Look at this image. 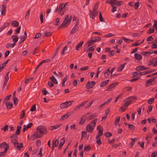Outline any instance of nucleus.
<instances>
[{"label":"nucleus","instance_id":"nucleus-1","mask_svg":"<svg viewBox=\"0 0 157 157\" xmlns=\"http://www.w3.org/2000/svg\"><path fill=\"white\" fill-rule=\"evenodd\" d=\"M37 131L35 132L34 136L36 138H41L45 133L47 134L48 132L46 130V127L44 126H41L38 127L36 128Z\"/></svg>","mask_w":157,"mask_h":157},{"label":"nucleus","instance_id":"nucleus-2","mask_svg":"<svg viewBox=\"0 0 157 157\" xmlns=\"http://www.w3.org/2000/svg\"><path fill=\"white\" fill-rule=\"evenodd\" d=\"M98 3H96L95 5L93 10H90V16L92 19H94L95 17L98 15Z\"/></svg>","mask_w":157,"mask_h":157},{"label":"nucleus","instance_id":"nucleus-3","mask_svg":"<svg viewBox=\"0 0 157 157\" xmlns=\"http://www.w3.org/2000/svg\"><path fill=\"white\" fill-rule=\"evenodd\" d=\"M11 142L14 145V147L17 148L18 150H20L21 148L23 147L22 143H20L19 144L17 140L16 139L12 140L11 141Z\"/></svg>","mask_w":157,"mask_h":157},{"label":"nucleus","instance_id":"nucleus-4","mask_svg":"<svg viewBox=\"0 0 157 157\" xmlns=\"http://www.w3.org/2000/svg\"><path fill=\"white\" fill-rule=\"evenodd\" d=\"M74 102V101L71 100L62 103L60 105V107L62 109H64L71 105Z\"/></svg>","mask_w":157,"mask_h":157},{"label":"nucleus","instance_id":"nucleus-5","mask_svg":"<svg viewBox=\"0 0 157 157\" xmlns=\"http://www.w3.org/2000/svg\"><path fill=\"white\" fill-rule=\"evenodd\" d=\"M136 100V97L134 96H131L124 99L125 101H128L130 104L134 102Z\"/></svg>","mask_w":157,"mask_h":157},{"label":"nucleus","instance_id":"nucleus-6","mask_svg":"<svg viewBox=\"0 0 157 157\" xmlns=\"http://www.w3.org/2000/svg\"><path fill=\"white\" fill-rule=\"evenodd\" d=\"M71 20H63V22L59 27V29L66 27L70 24Z\"/></svg>","mask_w":157,"mask_h":157},{"label":"nucleus","instance_id":"nucleus-7","mask_svg":"<svg viewBox=\"0 0 157 157\" xmlns=\"http://www.w3.org/2000/svg\"><path fill=\"white\" fill-rule=\"evenodd\" d=\"M79 23L78 20H77V22L75 25H74L72 29L71 30L70 33L71 34H73L75 33L78 29V24Z\"/></svg>","mask_w":157,"mask_h":157},{"label":"nucleus","instance_id":"nucleus-8","mask_svg":"<svg viewBox=\"0 0 157 157\" xmlns=\"http://www.w3.org/2000/svg\"><path fill=\"white\" fill-rule=\"evenodd\" d=\"M97 23L100 24V25L99 26V27L101 29L104 28L106 24V22L105 20H100L99 21H98Z\"/></svg>","mask_w":157,"mask_h":157},{"label":"nucleus","instance_id":"nucleus-9","mask_svg":"<svg viewBox=\"0 0 157 157\" xmlns=\"http://www.w3.org/2000/svg\"><path fill=\"white\" fill-rule=\"evenodd\" d=\"M88 102V101L87 100L85 101H83L82 103L77 106L76 107L75 109L74 110H76L79 109L81 107L83 106L84 105L86 104Z\"/></svg>","mask_w":157,"mask_h":157},{"label":"nucleus","instance_id":"nucleus-10","mask_svg":"<svg viewBox=\"0 0 157 157\" xmlns=\"http://www.w3.org/2000/svg\"><path fill=\"white\" fill-rule=\"evenodd\" d=\"M59 144V141L58 140H53L52 142V150L54 149L55 146L56 147Z\"/></svg>","mask_w":157,"mask_h":157},{"label":"nucleus","instance_id":"nucleus-11","mask_svg":"<svg viewBox=\"0 0 157 157\" xmlns=\"http://www.w3.org/2000/svg\"><path fill=\"white\" fill-rule=\"evenodd\" d=\"M116 84L117 85V84H116L115 83H112L107 87L106 90L108 91L112 90L114 88Z\"/></svg>","mask_w":157,"mask_h":157},{"label":"nucleus","instance_id":"nucleus-12","mask_svg":"<svg viewBox=\"0 0 157 157\" xmlns=\"http://www.w3.org/2000/svg\"><path fill=\"white\" fill-rule=\"evenodd\" d=\"M94 129V128L88 124L87 125L86 128V130L89 132L92 133Z\"/></svg>","mask_w":157,"mask_h":157},{"label":"nucleus","instance_id":"nucleus-13","mask_svg":"<svg viewBox=\"0 0 157 157\" xmlns=\"http://www.w3.org/2000/svg\"><path fill=\"white\" fill-rule=\"evenodd\" d=\"M86 116L85 115H83L80 118L79 124L80 125L83 124L85 121Z\"/></svg>","mask_w":157,"mask_h":157},{"label":"nucleus","instance_id":"nucleus-14","mask_svg":"<svg viewBox=\"0 0 157 157\" xmlns=\"http://www.w3.org/2000/svg\"><path fill=\"white\" fill-rule=\"evenodd\" d=\"M6 6L5 5H3L1 7V11L2 15L6 13Z\"/></svg>","mask_w":157,"mask_h":157},{"label":"nucleus","instance_id":"nucleus-15","mask_svg":"<svg viewBox=\"0 0 157 157\" xmlns=\"http://www.w3.org/2000/svg\"><path fill=\"white\" fill-rule=\"evenodd\" d=\"M71 115L70 113H68L63 116L60 117L61 120H64L67 119Z\"/></svg>","mask_w":157,"mask_h":157},{"label":"nucleus","instance_id":"nucleus-16","mask_svg":"<svg viewBox=\"0 0 157 157\" xmlns=\"http://www.w3.org/2000/svg\"><path fill=\"white\" fill-rule=\"evenodd\" d=\"M6 108L7 109H10L13 107V105L12 103L10 101L5 103Z\"/></svg>","mask_w":157,"mask_h":157},{"label":"nucleus","instance_id":"nucleus-17","mask_svg":"<svg viewBox=\"0 0 157 157\" xmlns=\"http://www.w3.org/2000/svg\"><path fill=\"white\" fill-rule=\"evenodd\" d=\"M134 57L138 61H140L142 59V56L141 55L137 53L134 54Z\"/></svg>","mask_w":157,"mask_h":157},{"label":"nucleus","instance_id":"nucleus-18","mask_svg":"<svg viewBox=\"0 0 157 157\" xmlns=\"http://www.w3.org/2000/svg\"><path fill=\"white\" fill-rule=\"evenodd\" d=\"M83 43V41H81L77 45L75 48L76 50H79L82 48V46Z\"/></svg>","mask_w":157,"mask_h":157},{"label":"nucleus","instance_id":"nucleus-19","mask_svg":"<svg viewBox=\"0 0 157 157\" xmlns=\"http://www.w3.org/2000/svg\"><path fill=\"white\" fill-rule=\"evenodd\" d=\"M92 84L91 82L89 81L86 84V87L87 89H91L93 87V86H92Z\"/></svg>","mask_w":157,"mask_h":157},{"label":"nucleus","instance_id":"nucleus-20","mask_svg":"<svg viewBox=\"0 0 157 157\" xmlns=\"http://www.w3.org/2000/svg\"><path fill=\"white\" fill-rule=\"evenodd\" d=\"M109 81V80L108 79L101 82L100 84V86L101 87H104L106 86Z\"/></svg>","mask_w":157,"mask_h":157},{"label":"nucleus","instance_id":"nucleus-21","mask_svg":"<svg viewBox=\"0 0 157 157\" xmlns=\"http://www.w3.org/2000/svg\"><path fill=\"white\" fill-rule=\"evenodd\" d=\"M136 71H143L147 70V69L144 66H140L137 67L136 69Z\"/></svg>","mask_w":157,"mask_h":157},{"label":"nucleus","instance_id":"nucleus-22","mask_svg":"<svg viewBox=\"0 0 157 157\" xmlns=\"http://www.w3.org/2000/svg\"><path fill=\"white\" fill-rule=\"evenodd\" d=\"M65 143V138L63 137L60 140V142L59 146V148L61 149L63 145V144Z\"/></svg>","mask_w":157,"mask_h":157},{"label":"nucleus","instance_id":"nucleus-23","mask_svg":"<svg viewBox=\"0 0 157 157\" xmlns=\"http://www.w3.org/2000/svg\"><path fill=\"white\" fill-rule=\"evenodd\" d=\"M126 64V63L121 65L117 69V70L118 71H121L124 68L125 65Z\"/></svg>","mask_w":157,"mask_h":157},{"label":"nucleus","instance_id":"nucleus-24","mask_svg":"<svg viewBox=\"0 0 157 157\" xmlns=\"http://www.w3.org/2000/svg\"><path fill=\"white\" fill-rule=\"evenodd\" d=\"M97 120L98 119H96L93 120L89 124L94 128L95 125Z\"/></svg>","mask_w":157,"mask_h":157},{"label":"nucleus","instance_id":"nucleus-25","mask_svg":"<svg viewBox=\"0 0 157 157\" xmlns=\"http://www.w3.org/2000/svg\"><path fill=\"white\" fill-rule=\"evenodd\" d=\"M12 39L13 42L16 43L17 41L18 38L17 37V35H15L12 36Z\"/></svg>","mask_w":157,"mask_h":157},{"label":"nucleus","instance_id":"nucleus-26","mask_svg":"<svg viewBox=\"0 0 157 157\" xmlns=\"http://www.w3.org/2000/svg\"><path fill=\"white\" fill-rule=\"evenodd\" d=\"M62 125V124H59L58 125H56L54 126H51V130H52L53 129H56L57 128H58L61 127Z\"/></svg>","mask_w":157,"mask_h":157},{"label":"nucleus","instance_id":"nucleus-27","mask_svg":"<svg viewBox=\"0 0 157 157\" xmlns=\"http://www.w3.org/2000/svg\"><path fill=\"white\" fill-rule=\"evenodd\" d=\"M91 40L88 41L87 42V43L88 44L87 47L92 45L93 44L92 43L94 42L93 40L94 38L93 37H91Z\"/></svg>","mask_w":157,"mask_h":157},{"label":"nucleus","instance_id":"nucleus-28","mask_svg":"<svg viewBox=\"0 0 157 157\" xmlns=\"http://www.w3.org/2000/svg\"><path fill=\"white\" fill-rule=\"evenodd\" d=\"M121 38L126 43H129L130 42H132L133 40L128 39L124 37H122Z\"/></svg>","mask_w":157,"mask_h":157},{"label":"nucleus","instance_id":"nucleus-29","mask_svg":"<svg viewBox=\"0 0 157 157\" xmlns=\"http://www.w3.org/2000/svg\"><path fill=\"white\" fill-rule=\"evenodd\" d=\"M12 96V95L11 94H10L8 96H7L3 100V102L5 103L6 102H8V101L10 99V98Z\"/></svg>","mask_w":157,"mask_h":157},{"label":"nucleus","instance_id":"nucleus-30","mask_svg":"<svg viewBox=\"0 0 157 157\" xmlns=\"http://www.w3.org/2000/svg\"><path fill=\"white\" fill-rule=\"evenodd\" d=\"M12 25L13 27H18L19 25V23L18 21L16 20L13 21L12 22Z\"/></svg>","mask_w":157,"mask_h":157},{"label":"nucleus","instance_id":"nucleus-31","mask_svg":"<svg viewBox=\"0 0 157 157\" xmlns=\"http://www.w3.org/2000/svg\"><path fill=\"white\" fill-rule=\"evenodd\" d=\"M110 67H109L104 73V75L105 77L108 76L109 75L110 73Z\"/></svg>","mask_w":157,"mask_h":157},{"label":"nucleus","instance_id":"nucleus-32","mask_svg":"<svg viewBox=\"0 0 157 157\" xmlns=\"http://www.w3.org/2000/svg\"><path fill=\"white\" fill-rule=\"evenodd\" d=\"M95 47L96 45H93L89 48L88 49L86 50V52H87L90 51H93L94 50V48Z\"/></svg>","mask_w":157,"mask_h":157},{"label":"nucleus","instance_id":"nucleus-33","mask_svg":"<svg viewBox=\"0 0 157 157\" xmlns=\"http://www.w3.org/2000/svg\"><path fill=\"white\" fill-rule=\"evenodd\" d=\"M26 37L24 36H21L20 37V43H21L23 41H25V40L26 39Z\"/></svg>","mask_w":157,"mask_h":157},{"label":"nucleus","instance_id":"nucleus-34","mask_svg":"<svg viewBox=\"0 0 157 157\" xmlns=\"http://www.w3.org/2000/svg\"><path fill=\"white\" fill-rule=\"evenodd\" d=\"M126 102L124 104L122 107L121 108V109L124 107L126 109V107H127L130 104L128 101H126Z\"/></svg>","mask_w":157,"mask_h":157},{"label":"nucleus","instance_id":"nucleus-35","mask_svg":"<svg viewBox=\"0 0 157 157\" xmlns=\"http://www.w3.org/2000/svg\"><path fill=\"white\" fill-rule=\"evenodd\" d=\"M137 140V138H132L131 139L132 142L130 143L131 147H132L134 144L135 143V141Z\"/></svg>","mask_w":157,"mask_h":157},{"label":"nucleus","instance_id":"nucleus-36","mask_svg":"<svg viewBox=\"0 0 157 157\" xmlns=\"http://www.w3.org/2000/svg\"><path fill=\"white\" fill-rule=\"evenodd\" d=\"M151 82H152L150 79H149V80H147L145 83L146 87H147L149 85H151L152 84L151 83Z\"/></svg>","mask_w":157,"mask_h":157},{"label":"nucleus","instance_id":"nucleus-37","mask_svg":"<svg viewBox=\"0 0 157 157\" xmlns=\"http://www.w3.org/2000/svg\"><path fill=\"white\" fill-rule=\"evenodd\" d=\"M128 125L129 128L131 130H134L135 129V127L132 124H128Z\"/></svg>","mask_w":157,"mask_h":157},{"label":"nucleus","instance_id":"nucleus-38","mask_svg":"<svg viewBox=\"0 0 157 157\" xmlns=\"http://www.w3.org/2000/svg\"><path fill=\"white\" fill-rule=\"evenodd\" d=\"M154 100H155V98H150L148 100L147 103L148 104H151L153 103V102L154 101Z\"/></svg>","mask_w":157,"mask_h":157},{"label":"nucleus","instance_id":"nucleus-39","mask_svg":"<svg viewBox=\"0 0 157 157\" xmlns=\"http://www.w3.org/2000/svg\"><path fill=\"white\" fill-rule=\"evenodd\" d=\"M96 114H92L88 118V119L89 121H90L91 120L94 119L95 117L96 116Z\"/></svg>","mask_w":157,"mask_h":157},{"label":"nucleus","instance_id":"nucleus-40","mask_svg":"<svg viewBox=\"0 0 157 157\" xmlns=\"http://www.w3.org/2000/svg\"><path fill=\"white\" fill-rule=\"evenodd\" d=\"M9 73H10V72L8 71L7 72L6 75L5 77V81L6 82H8V81L9 80Z\"/></svg>","mask_w":157,"mask_h":157},{"label":"nucleus","instance_id":"nucleus-41","mask_svg":"<svg viewBox=\"0 0 157 157\" xmlns=\"http://www.w3.org/2000/svg\"><path fill=\"white\" fill-rule=\"evenodd\" d=\"M91 149L90 145H86L84 147V150L86 151H88Z\"/></svg>","mask_w":157,"mask_h":157},{"label":"nucleus","instance_id":"nucleus-42","mask_svg":"<svg viewBox=\"0 0 157 157\" xmlns=\"http://www.w3.org/2000/svg\"><path fill=\"white\" fill-rule=\"evenodd\" d=\"M52 35V32H47V31L45 32L44 36H50Z\"/></svg>","mask_w":157,"mask_h":157},{"label":"nucleus","instance_id":"nucleus-43","mask_svg":"<svg viewBox=\"0 0 157 157\" xmlns=\"http://www.w3.org/2000/svg\"><path fill=\"white\" fill-rule=\"evenodd\" d=\"M65 7V5H64L63 3H61L60 4L59 7V10H62Z\"/></svg>","mask_w":157,"mask_h":157},{"label":"nucleus","instance_id":"nucleus-44","mask_svg":"<svg viewBox=\"0 0 157 157\" xmlns=\"http://www.w3.org/2000/svg\"><path fill=\"white\" fill-rule=\"evenodd\" d=\"M67 80V76H66L65 78H63L62 83V86H65V82Z\"/></svg>","mask_w":157,"mask_h":157},{"label":"nucleus","instance_id":"nucleus-45","mask_svg":"<svg viewBox=\"0 0 157 157\" xmlns=\"http://www.w3.org/2000/svg\"><path fill=\"white\" fill-rule=\"evenodd\" d=\"M13 103L14 104L16 105L17 103V102L18 101V99L17 98H16L15 97H14L13 98Z\"/></svg>","mask_w":157,"mask_h":157},{"label":"nucleus","instance_id":"nucleus-46","mask_svg":"<svg viewBox=\"0 0 157 157\" xmlns=\"http://www.w3.org/2000/svg\"><path fill=\"white\" fill-rule=\"evenodd\" d=\"M7 145V144H6L5 142H3L0 144V148L5 147Z\"/></svg>","mask_w":157,"mask_h":157},{"label":"nucleus","instance_id":"nucleus-47","mask_svg":"<svg viewBox=\"0 0 157 157\" xmlns=\"http://www.w3.org/2000/svg\"><path fill=\"white\" fill-rule=\"evenodd\" d=\"M120 118L121 117H120V116H118L117 118H116V119L115 121V125H116L118 124V123L120 121Z\"/></svg>","mask_w":157,"mask_h":157},{"label":"nucleus","instance_id":"nucleus-48","mask_svg":"<svg viewBox=\"0 0 157 157\" xmlns=\"http://www.w3.org/2000/svg\"><path fill=\"white\" fill-rule=\"evenodd\" d=\"M140 53L141 54L147 56H149V54H148V52H142Z\"/></svg>","mask_w":157,"mask_h":157},{"label":"nucleus","instance_id":"nucleus-49","mask_svg":"<svg viewBox=\"0 0 157 157\" xmlns=\"http://www.w3.org/2000/svg\"><path fill=\"white\" fill-rule=\"evenodd\" d=\"M25 115V110H23L22 111L21 114V116L20 117V119H22L24 117Z\"/></svg>","mask_w":157,"mask_h":157},{"label":"nucleus","instance_id":"nucleus-50","mask_svg":"<svg viewBox=\"0 0 157 157\" xmlns=\"http://www.w3.org/2000/svg\"><path fill=\"white\" fill-rule=\"evenodd\" d=\"M156 60V59H151L149 62V65H151L152 64H153L155 62V60Z\"/></svg>","mask_w":157,"mask_h":157},{"label":"nucleus","instance_id":"nucleus-51","mask_svg":"<svg viewBox=\"0 0 157 157\" xmlns=\"http://www.w3.org/2000/svg\"><path fill=\"white\" fill-rule=\"evenodd\" d=\"M134 6H135V10L138 9L139 7V2H136L135 3Z\"/></svg>","mask_w":157,"mask_h":157},{"label":"nucleus","instance_id":"nucleus-52","mask_svg":"<svg viewBox=\"0 0 157 157\" xmlns=\"http://www.w3.org/2000/svg\"><path fill=\"white\" fill-rule=\"evenodd\" d=\"M123 4V2L122 1H117L116 2L115 5L117 6H121Z\"/></svg>","mask_w":157,"mask_h":157},{"label":"nucleus","instance_id":"nucleus-53","mask_svg":"<svg viewBox=\"0 0 157 157\" xmlns=\"http://www.w3.org/2000/svg\"><path fill=\"white\" fill-rule=\"evenodd\" d=\"M8 125H5L4 127L3 128H2L1 129L2 130H4L5 132H6V131L8 130Z\"/></svg>","mask_w":157,"mask_h":157},{"label":"nucleus","instance_id":"nucleus-54","mask_svg":"<svg viewBox=\"0 0 157 157\" xmlns=\"http://www.w3.org/2000/svg\"><path fill=\"white\" fill-rule=\"evenodd\" d=\"M51 59H47L44 60H42L41 62V63L42 64L43 63H47L49 62L50 61Z\"/></svg>","mask_w":157,"mask_h":157},{"label":"nucleus","instance_id":"nucleus-55","mask_svg":"<svg viewBox=\"0 0 157 157\" xmlns=\"http://www.w3.org/2000/svg\"><path fill=\"white\" fill-rule=\"evenodd\" d=\"M93 102H94V101H93L91 102H90L89 103H88V105H87L85 107V109H88V108H90L92 105Z\"/></svg>","mask_w":157,"mask_h":157},{"label":"nucleus","instance_id":"nucleus-56","mask_svg":"<svg viewBox=\"0 0 157 157\" xmlns=\"http://www.w3.org/2000/svg\"><path fill=\"white\" fill-rule=\"evenodd\" d=\"M9 145L8 144H7V146H6V147L5 148L4 151L3 152L6 154L7 151V150L9 149Z\"/></svg>","mask_w":157,"mask_h":157},{"label":"nucleus","instance_id":"nucleus-57","mask_svg":"<svg viewBox=\"0 0 157 157\" xmlns=\"http://www.w3.org/2000/svg\"><path fill=\"white\" fill-rule=\"evenodd\" d=\"M51 10L50 8H49L47 10V11H46V13H47V15H46V17L47 18H48V17H49V14L50 13V12H51Z\"/></svg>","mask_w":157,"mask_h":157},{"label":"nucleus","instance_id":"nucleus-58","mask_svg":"<svg viewBox=\"0 0 157 157\" xmlns=\"http://www.w3.org/2000/svg\"><path fill=\"white\" fill-rule=\"evenodd\" d=\"M154 39L152 37V36H150L147 37L146 39V41H152Z\"/></svg>","mask_w":157,"mask_h":157},{"label":"nucleus","instance_id":"nucleus-59","mask_svg":"<svg viewBox=\"0 0 157 157\" xmlns=\"http://www.w3.org/2000/svg\"><path fill=\"white\" fill-rule=\"evenodd\" d=\"M36 109V105H33L30 109V111L31 112L34 111Z\"/></svg>","mask_w":157,"mask_h":157},{"label":"nucleus","instance_id":"nucleus-60","mask_svg":"<svg viewBox=\"0 0 157 157\" xmlns=\"http://www.w3.org/2000/svg\"><path fill=\"white\" fill-rule=\"evenodd\" d=\"M104 135L106 137H109L112 136V134L109 132H107L104 134Z\"/></svg>","mask_w":157,"mask_h":157},{"label":"nucleus","instance_id":"nucleus-61","mask_svg":"<svg viewBox=\"0 0 157 157\" xmlns=\"http://www.w3.org/2000/svg\"><path fill=\"white\" fill-rule=\"evenodd\" d=\"M141 34V33H135L133 34V37L138 36H140Z\"/></svg>","mask_w":157,"mask_h":157},{"label":"nucleus","instance_id":"nucleus-62","mask_svg":"<svg viewBox=\"0 0 157 157\" xmlns=\"http://www.w3.org/2000/svg\"><path fill=\"white\" fill-rule=\"evenodd\" d=\"M117 0H111V4L112 7H113L115 5L116 1Z\"/></svg>","mask_w":157,"mask_h":157},{"label":"nucleus","instance_id":"nucleus-63","mask_svg":"<svg viewBox=\"0 0 157 157\" xmlns=\"http://www.w3.org/2000/svg\"><path fill=\"white\" fill-rule=\"evenodd\" d=\"M101 40V38L99 36H96L95 37V39L94 40V42L98 41Z\"/></svg>","mask_w":157,"mask_h":157},{"label":"nucleus","instance_id":"nucleus-64","mask_svg":"<svg viewBox=\"0 0 157 157\" xmlns=\"http://www.w3.org/2000/svg\"><path fill=\"white\" fill-rule=\"evenodd\" d=\"M154 24L153 25L154 28H155L156 30H157V21L154 20Z\"/></svg>","mask_w":157,"mask_h":157}]
</instances>
